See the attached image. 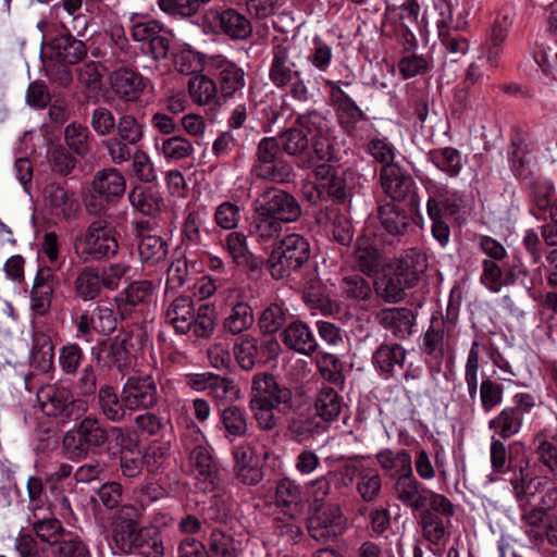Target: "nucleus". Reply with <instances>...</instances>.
Returning <instances> with one entry per match:
<instances>
[{"mask_svg": "<svg viewBox=\"0 0 557 557\" xmlns=\"http://www.w3.org/2000/svg\"><path fill=\"white\" fill-rule=\"evenodd\" d=\"M143 512L144 509L140 506L132 504L120 506L111 518L112 541L124 554L162 557L164 546L160 532L141 525Z\"/></svg>", "mask_w": 557, "mask_h": 557, "instance_id": "obj_1", "label": "nucleus"}, {"mask_svg": "<svg viewBox=\"0 0 557 557\" xmlns=\"http://www.w3.org/2000/svg\"><path fill=\"white\" fill-rule=\"evenodd\" d=\"M255 225L259 245L269 252L263 263L272 277L278 280L275 271L278 263V191L274 187H267L258 198Z\"/></svg>", "mask_w": 557, "mask_h": 557, "instance_id": "obj_2", "label": "nucleus"}, {"mask_svg": "<svg viewBox=\"0 0 557 557\" xmlns=\"http://www.w3.org/2000/svg\"><path fill=\"white\" fill-rule=\"evenodd\" d=\"M110 433L123 436L121 428H106L96 417L84 418L73 430L65 433L63 446L73 459H82L96 451L109 441Z\"/></svg>", "mask_w": 557, "mask_h": 557, "instance_id": "obj_3", "label": "nucleus"}, {"mask_svg": "<svg viewBox=\"0 0 557 557\" xmlns=\"http://www.w3.org/2000/svg\"><path fill=\"white\" fill-rule=\"evenodd\" d=\"M74 250L85 262L114 257L119 251L114 228L107 219H96L88 225L84 234L75 237Z\"/></svg>", "mask_w": 557, "mask_h": 557, "instance_id": "obj_4", "label": "nucleus"}, {"mask_svg": "<svg viewBox=\"0 0 557 557\" xmlns=\"http://www.w3.org/2000/svg\"><path fill=\"white\" fill-rule=\"evenodd\" d=\"M184 451L188 455L189 465L197 479V485L203 492H212L219 482V470L209 448L203 443L200 430L193 426L181 436Z\"/></svg>", "mask_w": 557, "mask_h": 557, "instance_id": "obj_5", "label": "nucleus"}, {"mask_svg": "<svg viewBox=\"0 0 557 557\" xmlns=\"http://www.w3.org/2000/svg\"><path fill=\"white\" fill-rule=\"evenodd\" d=\"M37 400L41 411L60 419L63 423L78 420L87 410V403L75 398L71 388L58 384H47L37 391Z\"/></svg>", "mask_w": 557, "mask_h": 557, "instance_id": "obj_6", "label": "nucleus"}, {"mask_svg": "<svg viewBox=\"0 0 557 557\" xmlns=\"http://www.w3.org/2000/svg\"><path fill=\"white\" fill-rule=\"evenodd\" d=\"M251 391L250 408L259 428L273 430L277 423L275 410L278 408L276 376L268 372L257 373L252 379Z\"/></svg>", "mask_w": 557, "mask_h": 557, "instance_id": "obj_7", "label": "nucleus"}, {"mask_svg": "<svg viewBox=\"0 0 557 557\" xmlns=\"http://www.w3.org/2000/svg\"><path fill=\"white\" fill-rule=\"evenodd\" d=\"M537 407L536 399L529 393H517L512 397V405L504 407L488 421V430L493 436L504 441L519 434L525 417Z\"/></svg>", "mask_w": 557, "mask_h": 557, "instance_id": "obj_8", "label": "nucleus"}, {"mask_svg": "<svg viewBox=\"0 0 557 557\" xmlns=\"http://www.w3.org/2000/svg\"><path fill=\"white\" fill-rule=\"evenodd\" d=\"M309 535L318 543H334L347 529V518L338 504L317 508L308 520Z\"/></svg>", "mask_w": 557, "mask_h": 557, "instance_id": "obj_9", "label": "nucleus"}, {"mask_svg": "<svg viewBox=\"0 0 557 557\" xmlns=\"http://www.w3.org/2000/svg\"><path fill=\"white\" fill-rule=\"evenodd\" d=\"M131 37L139 44L140 51L154 61L164 60L169 54L171 35L157 21L134 23L131 27Z\"/></svg>", "mask_w": 557, "mask_h": 557, "instance_id": "obj_10", "label": "nucleus"}, {"mask_svg": "<svg viewBox=\"0 0 557 557\" xmlns=\"http://www.w3.org/2000/svg\"><path fill=\"white\" fill-rule=\"evenodd\" d=\"M310 256L309 243L299 234H289L281 239V278L287 277L292 288L300 289L301 283L293 274L299 275Z\"/></svg>", "mask_w": 557, "mask_h": 557, "instance_id": "obj_11", "label": "nucleus"}, {"mask_svg": "<svg viewBox=\"0 0 557 557\" xmlns=\"http://www.w3.org/2000/svg\"><path fill=\"white\" fill-rule=\"evenodd\" d=\"M122 389L124 405L128 410H149L160 399L157 383L151 375L129 376Z\"/></svg>", "mask_w": 557, "mask_h": 557, "instance_id": "obj_12", "label": "nucleus"}, {"mask_svg": "<svg viewBox=\"0 0 557 557\" xmlns=\"http://www.w3.org/2000/svg\"><path fill=\"white\" fill-rule=\"evenodd\" d=\"M324 123L319 114H309L299 117L295 124L281 134V146L288 154L301 153L309 144V136L311 140L321 134V125Z\"/></svg>", "mask_w": 557, "mask_h": 557, "instance_id": "obj_13", "label": "nucleus"}, {"mask_svg": "<svg viewBox=\"0 0 557 557\" xmlns=\"http://www.w3.org/2000/svg\"><path fill=\"white\" fill-rule=\"evenodd\" d=\"M524 532L535 544L547 542L557 547V513H548L543 507H535L521 515Z\"/></svg>", "mask_w": 557, "mask_h": 557, "instance_id": "obj_14", "label": "nucleus"}, {"mask_svg": "<svg viewBox=\"0 0 557 557\" xmlns=\"http://www.w3.org/2000/svg\"><path fill=\"white\" fill-rule=\"evenodd\" d=\"M302 512L300 486L289 479H281V516L294 521V523L282 524L281 518V535L288 534L293 541L301 535V529L296 521L301 518Z\"/></svg>", "mask_w": 557, "mask_h": 557, "instance_id": "obj_15", "label": "nucleus"}, {"mask_svg": "<svg viewBox=\"0 0 557 557\" xmlns=\"http://www.w3.org/2000/svg\"><path fill=\"white\" fill-rule=\"evenodd\" d=\"M330 99L336 109L342 128L349 136H356L359 132V123L368 120L366 113L337 83H331Z\"/></svg>", "mask_w": 557, "mask_h": 557, "instance_id": "obj_16", "label": "nucleus"}, {"mask_svg": "<svg viewBox=\"0 0 557 557\" xmlns=\"http://www.w3.org/2000/svg\"><path fill=\"white\" fill-rule=\"evenodd\" d=\"M132 337L128 333H119L114 337L101 341L98 344V356H102L109 368L125 374L133 366L131 352Z\"/></svg>", "mask_w": 557, "mask_h": 557, "instance_id": "obj_17", "label": "nucleus"}, {"mask_svg": "<svg viewBox=\"0 0 557 557\" xmlns=\"http://www.w3.org/2000/svg\"><path fill=\"white\" fill-rule=\"evenodd\" d=\"M379 177L384 194L394 201H404L416 186L409 172L398 163L381 166Z\"/></svg>", "mask_w": 557, "mask_h": 557, "instance_id": "obj_18", "label": "nucleus"}, {"mask_svg": "<svg viewBox=\"0 0 557 557\" xmlns=\"http://www.w3.org/2000/svg\"><path fill=\"white\" fill-rule=\"evenodd\" d=\"M376 322L399 339L408 338L417 323V312L407 307L383 308L375 314Z\"/></svg>", "mask_w": 557, "mask_h": 557, "instance_id": "obj_19", "label": "nucleus"}, {"mask_svg": "<svg viewBox=\"0 0 557 557\" xmlns=\"http://www.w3.org/2000/svg\"><path fill=\"white\" fill-rule=\"evenodd\" d=\"M215 27L220 34L232 40H246L252 34L249 18L233 8L211 10Z\"/></svg>", "mask_w": 557, "mask_h": 557, "instance_id": "obj_20", "label": "nucleus"}, {"mask_svg": "<svg viewBox=\"0 0 557 557\" xmlns=\"http://www.w3.org/2000/svg\"><path fill=\"white\" fill-rule=\"evenodd\" d=\"M57 282L51 269H39L30 290V309L34 313L42 317L50 311Z\"/></svg>", "mask_w": 557, "mask_h": 557, "instance_id": "obj_21", "label": "nucleus"}, {"mask_svg": "<svg viewBox=\"0 0 557 557\" xmlns=\"http://www.w3.org/2000/svg\"><path fill=\"white\" fill-rule=\"evenodd\" d=\"M389 268L395 274L405 281L409 287H413L420 281V276L428 269V257L418 248H410L395 259Z\"/></svg>", "mask_w": 557, "mask_h": 557, "instance_id": "obj_22", "label": "nucleus"}, {"mask_svg": "<svg viewBox=\"0 0 557 557\" xmlns=\"http://www.w3.org/2000/svg\"><path fill=\"white\" fill-rule=\"evenodd\" d=\"M421 8L418 0H405L399 5L387 7L385 14L393 18L396 30L407 42L414 40L413 28H420Z\"/></svg>", "mask_w": 557, "mask_h": 557, "instance_id": "obj_23", "label": "nucleus"}, {"mask_svg": "<svg viewBox=\"0 0 557 557\" xmlns=\"http://www.w3.org/2000/svg\"><path fill=\"white\" fill-rule=\"evenodd\" d=\"M512 471L513 476L510 479V484L522 515H525L533 508L540 507L539 505L532 506V498L541 485V481L537 480L535 483V479L530 478L528 460L517 463Z\"/></svg>", "mask_w": 557, "mask_h": 557, "instance_id": "obj_24", "label": "nucleus"}, {"mask_svg": "<svg viewBox=\"0 0 557 557\" xmlns=\"http://www.w3.org/2000/svg\"><path fill=\"white\" fill-rule=\"evenodd\" d=\"M47 48L50 57L63 64H77L87 55V47L84 41L75 38L70 33L52 38Z\"/></svg>", "mask_w": 557, "mask_h": 557, "instance_id": "obj_25", "label": "nucleus"}, {"mask_svg": "<svg viewBox=\"0 0 557 557\" xmlns=\"http://www.w3.org/2000/svg\"><path fill=\"white\" fill-rule=\"evenodd\" d=\"M428 490L429 488L413 475V470L399 476L395 480L393 485L396 499L413 510L424 509Z\"/></svg>", "mask_w": 557, "mask_h": 557, "instance_id": "obj_26", "label": "nucleus"}, {"mask_svg": "<svg viewBox=\"0 0 557 557\" xmlns=\"http://www.w3.org/2000/svg\"><path fill=\"white\" fill-rule=\"evenodd\" d=\"M463 205V197L445 185L434 186L426 203L430 219L443 218L444 213L456 214Z\"/></svg>", "mask_w": 557, "mask_h": 557, "instance_id": "obj_27", "label": "nucleus"}, {"mask_svg": "<svg viewBox=\"0 0 557 557\" xmlns=\"http://www.w3.org/2000/svg\"><path fill=\"white\" fill-rule=\"evenodd\" d=\"M260 330V348L269 359L276 357L278 342L276 333L278 332V305L273 302L268 306L260 314L258 320Z\"/></svg>", "mask_w": 557, "mask_h": 557, "instance_id": "obj_28", "label": "nucleus"}, {"mask_svg": "<svg viewBox=\"0 0 557 557\" xmlns=\"http://www.w3.org/2000/svg\"><path fill=\"white\" fill-rule=\"evenodd\" d=\"M27 522L37 539L54 547L65 536V533L69 532L59 519L52 516H45L42 511L36 512V509L33 513H28Z\"/></svg>", "mask_w": 557, "mask_h": 557, "instance_id": "obj_29", "label": "nucleus"}, {"mask_svg": "<svg viewBox=\"0 0 557 557\" xmlns=\"http://www.w3.org/2000/svg\"><path fill=\"white\" fill-rule=\"evenodd\" d=\"M145 89L144 77L138 72L122 67L112 75V90L126 102L137 101Z\"/></svg>", "mask_w": 557, "mask_h": 557, "instance_id": "obj_30", "label": "nucleus"}, {"mask_svg": "<svg viewBox=\"0 0 557 557\" xmlns=\"http://www.w3.org/2000/svg\"><path fill=\"white\" fill-rule=\"evenodd\" d=\"M153 285L150 281H136L131 283L115 297L122 319H126L133 308L148 304L152 300Z\"/></svg>", "mask_w": 557, "mask_h": 557, "instance_id": "obj_31", "label": "nucleus"}, {"mask_svg": "<svg viewBox=\"0 0 557 557\" xmlns=\"http://www.w3.org/2000/svg\"><path fill=\"white\" fill-rule=\"evenodd\" d=\"M278 141L265 137L258 145L257 163L253 168L257 177L274 181L278 165Z\"/></svg>", "mask_w": 557, "mask_h": 557, "instance_id": "obj_32", "label": "nucleus"}, {"mask_svg": "<svg viewBox=\"0 0 557 557\" xmlns=\"http://www.w3.org/2000/svg\"><path fill=\"white\" fill-rule=\"evenodd\" d=\"M92 190L107 200L121 198L126 189L124 175L115 168L98 171L92 180Z\"/></svg>", "mask_w": 557, "mask_h": 557, "instance_id": "obj_33", "label": "nucleus"}, {"mask_svg": "<svg viewBox=\"0 0 557 557\" xmlns=\"http://www.w3.org/2000/svg\"><path fill=\"white\" fill-rule=\"evenodd\" d=\"M375 460L382 471L391 479L397 480L412 471V459L406 449H381L376 453Z\"/></svg>", "mask_w": 557, "mask_h": 557, "instance_id": "obj_34", "label": "nucleus"}, {"mask_svg": "<svg viewBox=\"0 0 557 557\" xmlns=\"http://www.w3.org/2000/svg\"><path fill=\"white\" fill-rule=\"evenodd\" d=\"M529 190L531 199L530 212L537 219H547V210L554 201L555 187L543 177H530Z\"/></svg>", "mask_w": 557, "mask_h": 557, "instance_id": "obj_35", "label": "nucleus"}, {"mask_svg": "<svg viewBox=\"0 0 557 557\" xmlns=\"http://www.w3.org/2000/svg\"><path fill=\"white\" fill-rule=\"evenodd\" d=\"M102 288L99 270L91 265L79 270L73 282L74 297L82 301L95 300L100 296Z\"/></svg>", "mask_w": 557, "mask_h": 557, "instance_id": "obj_36", "label": "nucleus"}, {"mask_svg": "<svg viewBox=\"0 0 557 557\" xmlns=\"http://www.w3.org/2000/svg\"><path fill=\"white\" fill-rule=\"evenodd\" d=\"M354 267L368 276H374L384 267V256L368 240H358L354 251Z\"/></svg>", "mask_w": 557, "mask_h": 557, "instance_id": "obj_37", "label": "nucleus"}, {"mask_svg": "<svg viewBox=\"0 0 557 557\" xmlns=\"http://www.w3.org/2000/svg\"><path fill=\"white\" fill-rule=\"evenodd\" d=\"M339 296L348 301L362 302L372 298V284L359 273H348L338 282Z\"/></svg>", "mask_w": 557, "mask_h": 557, "instance_id": "obj_38", "label": "nucleus"}, {"mask_svg": "<svg viewBox=\"0 0 557 557\" xmlns=\"http://www.w3.org/2000/svg\"><path fill=\"white\" fill-rule=\"evenodd\" d=\"M194 301L189 296L175 298L165 311V320L176 333L186 334L190 331L194 315Z\"/></svg>", "mask_w": 557, "mask_h": 557, "instance_id": "obj_39", "label": "nucleus"}, {"mask_svg": "<svg viewBox=\"0 0 557 557\" xmlns=\"http://www.w3.org/2000/svg\"><path fill=\"white\" fill-rule=\"evenodd\" d=\"M446 8L447 15L445 16L444 13H442V18L436 23L438 36L447 52L454 57L453 61H457L459 57L465 55L469 50V42L456 29L449 27L451 10L448 4H446Z\"/></svg>", "mask_w": 557, "mask_h": 557, "instance_id": "obj_40", "label": "nucleus"}, {"mask_svg": "<svg viewBox=\"0 0 557 557\" xmlns=\"http://www.w3.org/2000/svg\"><path fill=\"white\" fill-rule=\"evenodd\" d=\"M377 218L382 227L393 236L404 235L412 221L405 210L393 202L380 206Z\"/></svg>", "mask_w": 557, "mask_h": 557, "instance_id": "obj_41", "label": "nucleus"}, {"mask_svg": "<svg viewBox=\"0 0 557 557\" xmlns=\"http://www.w3.org/2000/svg\"><path fill=\"white\" fill-rule=\"evenodd\" d=\"M283 335L285 345L299 354L309 356L318 348V343L312 332L302 322H293L285 329Z\"/></svg>", "mask_w": 557, "mask_h": 557, "instance_id": "obj_42", "label": "nucleus"}, {"mask_svg": "<svg viewBox=\"0 0 557 557\" xmlns=\"http://www.w3.org/2000/svg\"><path fill=\"white\" fill-rule=\"evenodd\" d=\"M317 414L324 421H334L341 414L345 403L343 397L330 385H322L315 396Z\"/></svg>", "mask_w": 557, "mask_h": 557, "instance_id": "obj_43", "label": "nucleus"}, {"mask_svg": "<svg viewBox=\"0 0 557 557\" xmlns=\"http://www.w3.org/2000/svg\"><path fill=\"white\" fill-rule=\"evenodd\" d=\"M405 358L406 350L399 344L382 345L373 354V363L387 379L396 369H403Z\"/></svg>", "mask_w": 557, "mask_h": 557, "instance_id": "obj_44", "label": "nucleus"}, {"mask_svg": "<svg viewBox=\"0 0 557 557\" xmlns=\"http://www.w3.org/2000/svg\"><path fill=\"white\" fill-rule=\"evenodd\" d=\"M98 406L101 413L112 422L125 419L127 406L124 405L123 391L119 396L111 385H102L98 391Z\"/></svg>", "mask_w": 557, "mask_h": 557, "instance_id": "obj_45", "label": "nucleus"}, {"mask_svg": "<svg viewBox=\"0 0 557 557\" xmlns=\"http://www.w3.org/2000/svg\"><path fill=\"white\" fill-rule=\"evenodd\" d=\"M44 195L55 214L65 219L72 218L78 208L74 194L59 184H48L45 187Z\"/></svg>", "mask_w": 557, "mask_h": 557, "instance_id": "obj_46", "label": "nucleus"}, {"mask_svg": "<svg viewBox=\"0 0 557 557\" xmlns=\"http://www.w3.org/2000/svg\"><path fill=\"white\" fill-rule=\"evenodd\" d=\"M511 25L512 21L508 14L498 15L492 25L485 44V49L487 62L493 66L497 65L498 63L502 45L506 40Z\"/></svg>", "mask_w": 557, "mask_h": 557, "instance_id": "obj_47", "label": "nucleus"}, {"mask_svg": "<svg viewBox=\"0 0 557 557\" xmlns=\"http://www.w3.org/2000/svg\"><path fill=\"white\" fill-rule=\"evenodd\" d=\"M218 79L221 95L231 97L245 85V73L235 63L222 59L216 63Z\"/></svg>", "mask_w": 557, "mask_h": 557, "instance_id": "obj_48", "label": "nucleus"}, {"mask_svg": "<svg viewBox=\"0 0 557 557\" xmlns=\"http://www.w3.org/2000/svg\"><path fill=\"white\" fill-rule=\"evenodd\" d=\"M511 171L520 180H528L532 175V157L529 145L521 137L511 140L508 152Z\"/></svg>", "mask_w": 557, "mask_h": 557, "instance_id": "obj_49", "label": "nucleus"}, {"mask_svg": "<svg viewBox=\"0 0 557 557\" xmlns=\"http://www.w3.org/2000/svg\"><path fill=\"white\" fill-rule=\"evenodd\" d=\"M128 199L137 211L149 216H156L163 206L160 194L150 187H134L128 194Z\"/></svg>", "mask_w": 557, "mask_h": 557, "instance_id": "obj_50", "label": "nucleus"}, {"mask_svg": "<svg viewBox=\"0 0 557 557\" xmlns=\"http://www.w3.org/2000/svg\"><path fill=\"white\" fill-rule=\"evenodd\" d=\"M356 491L364 503L376 500L382 491V478L373 468L359 465Z\"/></svg>", "mask_w": 557, "mask_h": 557, "instance_id": "obj_51", "label": "nucleus"}, {"mask_svg": "<svg viewBox=\"0 0 557 557\" xmlns=\"http://www.w3.org/2000/svg\"><path fill=\"white\" fill-rule=\"evenodd\" d=\"M420 525L422 536L430 544L440 546L444 545L449 539V532L444 520L429 509H424L420 515Z\"/></svg>", "mask_w": 557, "mask_h": 557, "instance_id": "obj_52", "label": "nucleus"}, {"mask_svg": "<svg viewBox=\"0 0 557 557\" xmlns=\"http://www.w3.org/2000/svg\"><path fill=\"white\" fill-rule=\"evenodd\" d=\"M445 323L433 318L431 324L423 335L421 351L434 359H442L444 356Z\"/></svg>", "mask_w": 557, "mask_h": 557, "instance_id": "obj_53", "label": "nucleus"}, {"mask_svg": "<svg viewBox=\"0 0 557 557\" xmlns=\"http://www.w3.org/2000/svg\"><path fill=\"white\" fill-rule=\"evenodd\" d=\"M91 134L87 126L73 122L64 129L66 148L76 156L85 158L90 152Z\"/></svg>", "mask_w": 557, "mask_h": 557, "instance_id": "obj_54", "label": "nucleus"}, {"mask_svg": "<svg viewBox=\"0 0 557 557\" xmlns=\"http://www.w3.org/2000/svg\"><path fill=\"white\" fill-rule=\"evenodd\" d=\"M137 248L140 260L151 265L164 261L169 253L168 242L158 235L144 237Z\"/></svg>", "mask_w": 557, "mask_h": 557, "instance_id": "obj_55", "label": "nucleus"}, {"mask_svg": "<svg viewBox=\"0 0 557 557\" xmlns=\"http://www.w3.org/2000/svg\"><path fill=\"white\" fill-rule=\"evenodd\" d=\"M188 92L198 104L218 103V88L213 79L206 75H196L188 82Z\"/></svg>", "mask_w": 557, "mask_h": 557, "instance_id": "obj_56", "label": "nucleus"}, {"mask_svg": "<svg viewBox=\"0 0 557 557\" xmlns=\"http://www.w3.org/2000/svg\"><path fill=\"white\" fill-rule=\"evenodd\" d=\"M431 159L438 170L445 172L450 177L457 176L462 169L461 154L453 147H445L432 151Z\"/></svg>", "mask_w": 557, "mask_h": 557, "instance_id": "obj_57", "label": "nucleus"}, {"mask_svg": "<svg viewBox=\"0 0 557 557\" xmlns=\"http://www.w3.org/2000/svg\"><path fill=\"white\" fill-rule=\"evenodd\" d=\"M84 359V350L77 343H69L59 349L58 363L65 375L77 374Z\"/></svg>", "mask_w": 557, "mask_h": 557, "instance_id": "obj_58", "label": "nucleus"}, {"mask_svg": "<svg viewBox=\"0 0 557 557\" xmlns=\"http://www.w3.org/2000/svg\"><path fill=\"white\" fill-rule=\"evenodd\" d=\"M206 557H236L233 536L220 528L213 529L209 537Z\"/></svg>", "mask_w": 557, "mask_h": 557, "instance_id": "obj_59", "label": "nucleus"}, {"mask_svg": "<svg viewBox=\"0 0 557 557\" xmlns=\"http://www.w3.org/2000/svg\"><path fill=\"white\" fill-rule=\"evenodd\" d=\"M221 422L227 436L239 437L247 432V418L245 411L234 405L226 406L220 412Z\"/></svg>", "mask_w": 557, "mask_h": 557, "instance_id": "obj_60", "label": "nucleus"}, {"mask_svg": "<svg viewBox=\"0 0 557 557\" xmlns=\"http://www.w3.org/2000/svg\"><path fill=\"white\" fill-rule=\"evenodd\" d=\"M410 288L405 284V281L399 277L395 272L384 275L381 285L376 288V294L385 302L397 304L401 301L406 294L405 289Z\"/></svg>", "mask_w": 557, "mask_h": 557, "instance_id": "obj_61", "label": "nucleus"}, {"mask_svg": "<svg viewBox=\"0 0 557 557\" xmlns=\"http://www.w3.org/2000/svg\"><path fill=\"white\" fill-rule=\"evenodd\" d=\"M215 310L210 305H201L193 315L190 333L195 337H209L215 329Z\"/></svg>", "mask_w": 557, "mask_h": 557, "instance_id": "obj_62", "label": "nucleus"}, {"mask_svg": "<svg viewBox=\"0 0 557 557\" xmlns=\"http://www.w3.org/2000/svg\"><path fill=\"white\" fill-rule=\"evenodd\" d=\"M54 557H90L86 543L77 534L69 531L53 549Z\"/></svg>", "mask_w": 557, "mask_h": 557, "instance_id": "obj_63", "label": "nucleus"}, {"mask_svg": "<svg viewBox=\"0 0 557 557\" xmlns=\"http://www.w3.org/2000/svg\"><path fill=\"white\" fill-rule=\"evenodd\" d=\"M534 442L537 444L535 448L537 460L549 472L557 474V445L548 441L544 431L534 435Z\"/></svg>", "mask_w": 557, "mask_h": 557, "instance_id": "obj_64", "label": "nucleus"}]
</instances>
